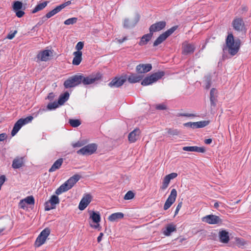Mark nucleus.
Listing matches in <instances>:
<instances>
[{
	"instance_id": "nucleus-1",
	"label": "nucleus",
	"mask_w": 251,
	"mask_h": 251,
	"mask_svg": "<svg viewBox=\"0 0 251 251\" xmlns=\"http://www.w3.org/2000/svg\"><path fill=\"white\" fill-rule=\"evenodd\" d=\"M226 45L228 48V52L231 55H235L239 50L241 41L240 39L234 40L232 34H228L226 39Z\"/></svg>"
},
{
	"instance_id": "nucleus-2",
	"label": "nucleus",
	"mask_w": 251,
	"mask_h": 251,
	"mask_svg": "<svg viewBox=\"0 0 251 251\" xmlns=\"http://www.w3.org/2000/svg\"><path fill=\"white\" fill-rule=\"evenodd\" d=\"M89 219L92 220L90 222V226L95 229L100 230V216L99 212H95L92 210H89Z\"/></svg>"
},
{
	"instance_id": "nucleus-3",
	"label": "nucleus",
	"mask_w": 251,
	"mask_h": 251,
	"mask_svg": "<svg viewBox=\"0 0 251 251\" xmlns=\"http://www.w3.org/2000/svg\"><path fill=\"white\" fill-rule=\"evenodd\" d=\"M165 73L163 71H160L152 74L150 76L146 77L142 81L141 84L144 86L149 85L157 81L164 76Z\"/></svg>"
},
{
	"instance_id": "nucleus-4",
	"label": "nucleus",
	"mask_w": 251,
	"mask_h": 251,
	"mask_svg": "<svg viewBox=\"0 0 251 251\" xmlns=\"http://www.w3.org/2000/svg\"><path fill=\"white\" fill-rule=\"evenodd\" d=\"M33 118L31 116H28L25 118L19 119L14 125L11 131V135L14 136L18 132L20 128L25 125H26L32 121Z\"/></svg>"
},
{
	"instance_id": "nucleus-5",
	"label": "nucleus",
	"mask_w": 251,
	"mask_h": 251,
	"mask_svg": "<svg viewBox=\"0 0 251 251\" xmlns=\"http://www.w3.org/2000/svg\"><path fill=\"white\" fill-rule=\"evenodd\" d=\"M81 75H75L69 77L64 82L66 88H69L77 86L81 83Z\"/></svg>"
},
{
	"instance_id": "nucleus-6",
	"label": "nucleus",
	"mask_w": 251,
	"mask_h": 251,
	"mask_svg": "<svg viewBox=\"0 0 251 251\" xmlns=\"http://www.w3.org/2000/svg\"><path fill=\"white\" fill-rule=\"evenodd\" d=\"M81 82L84 85H89L95 83L96 81L101 79L102 75L99 73H96L92 74L87 77H84L81 75Z\"/></svg>"
},
{
	"instance_id": "nucleus-7",
	"label": "nucleus",
	"mask_w": 251,
	"mask_h": 251,
	"mask_svg": "<svg viewBox=\"0 0 251 251\" xmlns=\"http://www.w3.org/2000/svg\"><path fill=\"white\" fill-rule=\"evenodd\" d=\"M96 144H90L77 151V153L83 155H89L94 153L97 150Z\"/></svg>"
},
{
	"instance_id": "nucleus-8",
	"label": "nucleus",
	"mask_w": 251,
	"mask_h": 251,
	"mask_svg": "<svg viewBox=\"0 0 251 251\" xmlns=\"http://www.w3.org/2000/svg\"><path fill=\"white\" fill-rule=\"evenodd\" d=\"M139 20V15L135 13L129 18L125 19L124 21V26L125 28H130L134 26Z\"/></svg>"
},
{
	"instance_id": "nucleus-9",
	"label": "nucleus",
	"mask_w": 251,
	"mask_h": 251,
	"mask_svg": "<svg viewBox=\"0 0 251 251\" xmlns=\"http://www.w3.org/2000/svg\"><path fill=\"white\" fill-rule=\"evenodd\" d=\"M52 56V52L50 50H46L40 51L37 55V61H47Z\"/></svg>"
},
{
	"instance_id": "nucleus-10",
	"label": "nucleus",
	"mask_w": 251,
	"mask_h": 251,
	"mask_svg": "<svg viewBox=\"0 0 251 251\" xmlns=\"http://www.w3.org/2000/svg\"><path fill=\"white\" fill-rule=\"evenodd\" d=\"M50 233V230L48 228H45L40 234L37 237L35 245L37 247H40L43 245L46 241L47 238Z\"/></svg>"
},
{
	"instance_id": "nucleus-11",
	"label": "nucleus",
	"mask_w": 251,
	"mask_h": 251,
	"mask_svg": "<svg viewBox=\"0 0 251 251\" xmlns=\"http://www.w3.org/2000/svg\"><path fill=\"white\" fill-rule=\"evenodd\" d=\"M59 203V199L58 196L53 195L50 199L46 202L45 209L46 211H49L55 208L56 205Z\"/></svg>"
},
{
	"instance_id": "nucleus-12",
	"label": "nucleus",
	"mask_w": 251,
	"mask_h": 251,
	"mask_svg": "<svg viewBox=\"0 0 251 251\" xmlns=\"http://www.w3.org/2000/svg\"><path fill=\"white\" fill-rule=\"evenodd\" d=\"M177 196V191L175 189H173L171 190L170 195L169 197L167 199L164 205V209L167 210L169 208L171 205L175 202L176 198Z\"/></svg>"
},
{
	"instance_id": "nucleus-13",
	"label": "nucleus",
	"mask_w": 251,
	"mask_h": 251,
	"mask_svg": "<svg viewBox=\"0 0 251 251\" xmlns=\"http://www.w3.org/2000/svg\"><path fill=\"white\" fill-rule=\"evenodd\" d=\"M202 221L207 223L209 224H217L222 222L220 218L216 215H209L203 217L202 218Z\"/></svg>"
},
{
	"instance_id": "nucleus-14",
	"label": "nucleus",
	"mask_w": 251,
	"mask_h": 251,
	"mask_svg": "<svg viewBox=\"0 0 251 251\" xmlns=\"http://www.w3.org/2000/svg\"><path fill=\"white\" fill-rule=\"evenodd\" d=\"M71 3V1H68L64 3H62L57 6L54 9L47 13L46 15V17L47 19L51 17L52 16H54V15L60 12L62 9L64 8L66 6L70 5Z\"/></svg>"
},
{
	"instance_id": "nucleus-15",
	"label": "nucleus",
	"mask_w": 251,
	"mask_h": 251,
	"mask_svg": "<svg viewBox=\"0 0 251 251\" xmlns=\"http://www.w3.org/2000/svg\"><path fill=\"white\" fill-rule=\"evenodd\" d=\"M92 200V197L90 194L85 195L80 201L78 208L80 210H83L91 202Z\"/></svg>"
},
{
	"instance_id": "nucleus-16",
	"label": "nucleus",
	"mask_w": 251,
	"mask_h": 251,
	"mask_svg": "<svg viewBox=\"0 0 251 251\" xmlns=\"http://www.w3.org/2000/svg\"><path fill=\"white\" fill-rule=\"evenodd\" d=\"M177 176V174L176 173H172L166 176L162 181V184L160 187L162 190H165L169 186L171 180L175 178Z\"/></svg>"
},
{
	"instance_id": "nucleus-17",
	"label": "nucleus",
	"mask_w": 251,
	"mask_h": 251,
	"mask_svg": "<svg viewBox=\"0 0 251 251\" xmlns=\"http://www.w3.org/2000/svg\"><path fill=\"white\" fill-rule=\"evenodd\" d=\"M165 21H160L152 24L149 28L150 32L153 35L155 32H158L163 29L166 26Z\"/></svg>"
},
{
	"instance_id": "nucleus-18",
	"label": "nucleus",
	"mask_w": 251,
	"mask_h": 251,
	"mask_svg": "<svg viewBox=\"0 0 251 251\" xmlns=\"http://www.w3.org/2000/svg\"><path fill=\"white\" fill-rule=\"evenodd\" d=\"M126 77L125 76L115 77L109 83V86L111 87H119L126 82Z\"/></svg>"
},
{
	"instance_id": "nucleus-19",
	"label": "nucleus",
	"mask_w": 251,
	"mask_h": 251,
	"mask_svg": "<svg viewBox=\"0 0 251 251\" xmlns=\"http://www.w3.org/2000/svg\"><path fill=\"white\" fill-rule=\"evenodd\" d=\"M152 69L151 64H140L136 66V72L140 74H145L150 71Z\"/></svg>"
},
{
	"instance_id": "nucleus-20",
	"label": "nucleus",
	"mask_w": 251,
	"mask_h": 251,
	"mask_svg": "<svg viewBox=\"0 0 251 251\" xmlns=\"http://www.w3.org/2000/svg\"><path fill=\"white\" fill-rule=\"evenodd\" d=\"M141 131L139 128H135L131 131L128 136V141L130 143L135 142L139 138Z\"/></svg>"
},
{
	"instance_id": "nucleus-21",
	"label": "nucleus",
	"mask_w": 251,
	"mask_h": 251,
	"mask_svg": "<svg viewBox=\"0 0 251 251\" xmlns=\"http://www.w3.org/2000/svg\"><path fill=\"white\" fill-rule=\"evenodd\" d=\"M195 49L194 45L188 42H184L182 44V53L184 54L192 53L194 51Z\"/></svg>"
},
{
	"instance_id": "nucleus-22",
	"label": "nucleus",
	"mask_w": 251,
	"mask_h": 251,
	"mask_svg": "<svg viewBox=\"0 0 251 251\" xmlns=\"http://www.w3.org/2000/svg\"><path fill=\"white\" fill-rule=\"evenodd\" d=\"M233 28L237 30L241 31L244 28V24L242 19L240 18H236L232 22Z\"/></svg>"
},
{
	"instance_id": "nucleus-23",
	"label": "nucleus",
	"mask_w": 251,
	"mask_h": 251,
	"mask_svg": "<svg viewBox=\"0 0 251 251\" xmlns=\"http://www.w3.org/2000/svg\"><path fill=\"white\" fill-rule=\"evenodd\" d=\"M220 241L223 243H227L229 240V233L225 230H223L219 232Z\"/></svg>"
},
{
	"instance_id": "nucleus-24",
	"label": "nucleus",
	"mask_w": 251,
	"mask_h": 251,
	"mask_svg": "<svg viewBox=\"0 0 251 251\" xmlns=\"http://www.w3.org/2000/svg\"><path fill=\"white\" fill-rule=\"evenodd\" d=\"M143 75L139 74H131L127 78L128 81L131 83L139 82L142 79Z\"/></svg>"
},
{
	"instance_id": "nucleus-25",
	"label": "nucleus",
	"mask_w": 251,
	"mask_h": 251,
	"mask_svg": "<svg viewBox=\"0 0 251 251\" xmlns=\"http://www.w3.org/2000/svg\"><path fill=\"white\" fill-rule=\"evenodd\" d=\"M124 214L122 212L114 213L110 215L108 219L111 222H118L124 218Z\"/></svg>"
},
{
	"instance_id": "nucleus-26",
	"label": "nucleus",
	"mask_w": 251,
	"mask_h": 251,
	"mask_svg": "<svg viewBox=\"0 0 251 251\" xmlns=\"http://www.w3.org/2000/svg\"><path fill=\"white\" fill-rule=\"evenodd\" d=\"M82 52L76 51L74 52V57L72 63L74 65H78L82 60Z\"/></svg>"
},
{
	"instance_id": "nucleus-27",
	"label": "nucleus",
	"mask_w": 251,
	"mask_h": 251,
	"mask_svg": "<svg viewBox=\"0 0 251 251\" xmlns=\"http://www.w3.org/2000/svg\"><path fill=\"white\" fill-rule=\"evenodd\" d=\"M152 34L150 32L148 34H146L144 35L140 39V42H139V45L141 46H144L151 40L152 37Z\"/></svg>"
},
{
	"instance_id": "nucleus-28",
	"label": "nucleus",
	"mask_w": 251,
	"mask_h": 251,
	"mask_svg": "<svg viewBox=\"0 0 251 251\" xmlns=\"http://www.w3.org/2000/svg\"><path fill=\"white\" fill-rule=\"evenodd\" d=\"M69 185H70L67 183V181H66L65 183L62 184L58 189H56L55 191L56 194L60 195L61 193L70 190V189H71V188Z\"/></svg>"
},
{
	"instance_id": "nucleus-29",
	"label": "nucleus",
	"mask_w": 251,
	"mask_h": 251,
	"mask_svg": "<svg viewBox=\"0 0 251 251\" xmlns=\"http://www.w3.org/2000/svg\"><path fill=\"white\" fill-rule=\"evenodd\" d=\"M63 162V158H59L57 159L55 162L53 164L51 168L49 169V171L50 172H53L55 171L56 170L59 169L61 166L62 165Z\"/></svg>"
},
{
	"instance_id": "nucleus-30",
	"label": "nucleus",
	"mask_w": 251,
	"mask_h": 251,
	"mask_svg": "<svg viewBox=\"0 0 251 251\" xmlns=\"http://www.w3.org/2000/svg\"><path fill=\"white\" fill-rule=\"evenodd\" d=\"M24 164L23 157H17L14 159L12 163V167L14 169H18L22 167Z\"/></svg>"
},
{
	"instance_id": "nucleus-31",
	"label": "nucleus",
	"mask_w": 251,
	"mask_h": 251,
	"mask_svg": "<svg viewBox=\"0 0 251 251\" xmlns=\"http://www.w3.org/2000/svg\"><path fill=\"white\" fill-rule=\"evenodd\" d=\"M176 230V226L173 224H169L167 226L166 229L163 231V234L166 236H170L174 231Z\"/></svg>"
},
{
	"instance_id": "nucleus-32",
	"label": "nucleus",
	"mask_w": 251,
	"mask_h": 251,
	"mask_svg": "<svg viewBox=\"0 0 251 251\" xmlns=\"http://www.w3.org/2000/svg\"><path fill=\"white\" fill-rule=\"evenodd\" d=\"M80 176L78 174H75L71 177L67 181L72 188L74 185L80 179Z\"/></svg>"
},
{
	"instance_id": "nucleus-33",
	"label": "nucleus",
	"mask_w": 251,
	"mask_h": 251,
	"mask_svg": "<svg viewBox=\"0 0 251 251\" xmlns=\"http://www.w3.org/2000/svg\"><path fill=\"white\" fill-rule=\"evenodd\" d=\"M48 1H44L42 3L37 4L36 7L32 10V13H35L43 9L48 4Z\"/></svg>"
},
{
	"instance_id": "nucleus-34",
	"label": "nucleus",
	"mask_w": 251,
	"mask_h": 251,
	"mask_svg": "<svg viewBox=\"0 0 251 251\" xmlns=\"http://www.w3.org/2000/svg\"><path fill=\"white\" fill-rule=\"evenodd\" d=\"M167 38L164 33L161 34L154 42L153 46H157L162 43Z\"/></svg>"
},
{
	"instance_id": "nucleus-35",
	"label": "nucleus",
	"mask_w": 251,
	"mask_h": 251,
	"mask_svg": "<svg viewBox=\"0 0 251 251\" xmlns=\"http://www.w3.org/2000/svg\"><path fill=\"white\" fill-rule=\"evenodd\" d=\"M69 97V94L68 92H65L64 94L61 95L58 100V103L59 105L63 104L66 101Z\"/></svg>"
},
{
	"instance_id": "nucleus-36",
	"label": "nucleus",
	"mask_w": 251,
	"mask_h": 251,
	"mask_svg": "<svg viewBox=\"0 0 251 251\" xmlns=\"http://www.w3.org/2000/svg\"><path fill=\"white\" fill-rule=\"evenodd\" d=\"M217 94V90L215 88H212L210 91V101L213 105H215V100Z\"/></svg>"
},
{
	"instance_id": "nucleus-37",
	"label": "nucleus",
	"mask_w": 251,
	"mask_h": 251,
	"mask_svg": "<svg viewBox=\"0 0 251 251\" xmlns=\"http://www.w3.org/2000/svg\"><path fill=\"white\" fill-rule=\"evenodd\" d=\"M209 124V121H202L195 122V128H201L205 127L207 126Z\"/></svg>"
},
{
	"instance_id": "nucleus-38",
	"label": "nucleus",
	"mask_w": 251,
	"mask_h": 251,
	"mask_svg": "<svg viewBox=\"0 0 251 251\" xmlns=\"http://www.w3.org/2000/svg\"><path fill=\"white\" fill-rule=\"evenodd\" d=\"M69 123L74 127H78L81 124V122L78 119H70Z\"/></svg>"
},
{
	"instance_id": "nucleus-39",
	"label": "nucleus",
	"mask_w": 251,
	"mask_h": 251,
	"mask_svg": "<svg viewBox=\"0 0 251 251\" xmlns=\"http://www.w3.org/2000/svg\"><path fill=\"white\" fill-rule=\"evenodd\" d=\"M23 7V3L21 1H17L14 2L13 5V9L14 11L18 10H21Z\"/></svg>"
},
{
	"instance_id": "nucleus-40",
	"label": "nucleus",
	"mask_w": 251,
	"mask_h": 251,
	"mask_svg": "<svg viewBox=\"0 0 251 251\" xmlns=\"http://www.w3.org/2000/svg\"><path fill=\"white\" fill-rule=\"evenodd\" d=\"M77 18L75 17L71 18L65 21L64 24L66 25H73L76 23Z\"/></svg>"
},
{
	"instance_id": "nucleus-41",
	"label": "nucleus",
	"mask_w": 251,
	"mask_h": 251,
	"mask_svg": "<svg viewBox=\"0 0 251 251\" xmlns=\"http://www.w3.org/2000/svg\"><path fill=\"white\" fill-rule=\"evenodd\" d=\"M23 200L26 204H34V199L33 196H28Z\"/></svg>"
},
{
	"instance_id": "nucleus-42",
	"label": "nucleus",
	"mask_w": 251,
	"mask_h": 251,
	"mask_svg": "<svg viewBox=\"0 0 251 251\" xmlns=\"http://www.w3.org/2000/svg\"><path fill=\"white\" fill-rule=\"evenodd\" d=\"M134 197V194L131 191H128L124 196L125 200H129L132 199Z\"/></svg>"
},
{
	"instance_id": "nucleus-43",
	"label": "nucleus",
	"mask_w": 251,
	"mask_h": 251,
	"mask_svg": "<svg viewBox=\"0 0 251 251\" xmlns=\"http://www.w3.org/2000/svg\"><path fill=\"white\" fill-rule=\"evenodd\" d=\"M59 105V104H58V102L54 101L53 102L49 103L47 106V108L49 110H52L58 107Z\"/></svg>"
},
{
	"instance_id": "nucleus-44",
	"label": "nucleus",
	"mask_w": 251,
	"mask_h": 251,
	"mask_svg": "<svg viewBox=\"0 0 251 251\" xmlns=\"http://www.w3.org/2000/svg\"><path fill=\"white\" fill-rule=\"evenodd\" d=\"M176 28H177V26H174L164 33L168 37L169 36H170L171 34H172L176 29Z\"/></svg>"
},
{
	"instance_id": "nucleus-45",
	"label": "nucleus",
	"mask_w": 251,
	"mask_h": 251,
	"mask_svg": "<svg viewBox=\"0 0 251 251\" xmlns=\"http://www.w3.org/2000/svg\"><path fill=\"white\" fill-rule=\"evenodd\" d=\"M193 152H198L203 153L205 151V149L204 147H199L197 146H193Z\"/></svg>"
},
{
	"instance_id": "nucleus-46",
	"label": "nucleus",
	"mask_w": 251,
	"mask_h": 251,
	"mask_svg": "<svg viewBox=\"0 0 251 251\" xmlns=\"http://www.w3.org/2000/svg\"><path fill=\"white\" fill-rule=\"evenodd\" d=\"M167 132L169 135H177L179 133V131L177 129H174L172 128L168 129Z\"/></svg>"
},
{
	"instance_id": "nucleus-47",
	"label": "nucleus",
	"mask_w": 251,
	"mask_h": 251,
	"mask_svg": "<svg viewBox=\"0 0 251 251\" xmlns=\"http://www.w3.org/2000/svg\"><path fill=\"white\" fill-rule=\"evenodd\" d=\"M211 84V80L210 77H207L204 80V85L205 88L206 89H208L210 86Z\"/></svg>"
},
{
	"instance_id": "nucleus-48",
	"label": "nucleus",
	"mask_w": 251,
	"mask_h": 251,
	"mask_svg": "<svg viewBox=\"0 0 251 251\" xmlns=\"http://www.w3.org/2000/svg\"><path fill=\"white\" fill-rule=\"evenodd\" d=\"M84 44L82 42H79L75 46V49L77 51H80L83 48Z\"/></svg>"
},
{
	"instance_id": "nucleus-49",
	"label": "nucleus",
	"mask_w": 251,
	"mask_h": 251,
	"mask_svg": "<svg viewBox=\"0 0 251 251\" xmlns=\"http://www.w3.org/2000/svg\"><path fill=\"white\" fill-rule=\"evenodd\" d=\"M236 242L238 246L239 247L243 246L246 244L245 242L243 240L239 238L236 239Z\"/></svg>"
},
{
	"instance_id": "nucleus-50",
	"label": "nucleus",
	"mask_w": 251,
	"mask_h": 251,
	"mask_svg": "<svg viewBox=\"0 0 251 251\" xmlns=\"http://www.w3.org/2000/svg\"><path fill=\"white\" fill-rule=\"evenodd\" d=\"M84 143H83L82 141H78L77 142L74 143L72 144V146L74 148H76V147H80L84 145Z\"/></svg>"
},
{
	"instance_id": "nucleus-51",
	"label": "nucleus",
	"mask_w": 251,
	"mask_h": 251,
	"mask_svg": "<svg viewBox=\"0 0 251 251\" xmlns=\"http://www.w3.org/2000/svg\"><path fill=\"white\" fill-rule=\"evenodd\" d=\"M155 108L158 110H165L167 109L166 106L164 104H156Z\"/></svg>"
},
{
	"instance_id": "nucleus-52",
	"label": "nucleus",
	"mask_w": 251,
	"mask_h": 251,
	"mask_svg": "<svg viewBox=\"0 0 251 251\" xmlns=\"http://www.w3.org/2000/svg\"><path fill=\"white\" fill-rule=\"evenodd\" d=\"M14 12L16 13V15L18 18L22 17L25 14V12L21 10H18L17 11H14Z\"/></svg>"
},
{
	"instance_id": "nucleus-53",
	"label": "nucleus",
	"mask_w": 251,
	"mask_h": 251,
	"mask_svg": "<svg viewBox=\"0 0 251 251\" xmlns=\"http://www.w3.org/2000/svg\"><path fill=\"white\" fill-rule=\"evenodd\" d=\"M183 125L186 127H190L193 128H195V122H188L184 124Z\"/></svg>"
},
{
	"instance_id": "nucleus-54",
	"label": "nucleus",
	"mask_w": 251,
	"mask_h": 251,
	"mask_svg": "<svg viewBox=\"0 0 251 251\" xmlns=\"http://www.w3.org/2000/svg\"><path fill=\"white\" fill-rule=\"evenodd\" d=\"M193 146L191 147H184L182 148V150L184 151H190V152H193Z\"/></svg>"
},
{
	"instance_id": "nucleus-55",
	"label": "nucleus",
	"mask_w": 251,
	"mask_h": 251,
	"mask_svg": "<svg viewBox=\"0 0 251 251\" xmlns=\"http://www.w3.org/2000/svg\"><path fill=\"white\" fill-rule=\"evenodd\" d=\"M19 204V206L22 209H24L26 207V204L25 202L23 200L20 201Z\"/></svg>"
},
{
	"instance_id": "nucleus-56",
	"label": "nucleus",
	"mask_w": 251,
	"mask_h": 251,
	"mask_svg": "<svg viewBox=\"0 0 251 251\" xmlns=\"http://www.w3.org/2000/svg\"><path fill=\"white\" fill-rule=\"evenodd\" d=\"M179 116H184V117H196V114H189V113H181V114H179Z\"/></svg>"
},
{
	"instance_id": "nucleus-57",
	"label": "nucleus",
	"mask_w": 251,
	"mask_h": 251,
	"mask_svg": "<svg viewBox=\"0 0 251 251\" xmlns=\"http://www.w3.org/2000/svg\"><path fill=\"white\" fill-rule=\"evenodd\" d=\"M16 33H17V31L15 30V31H14V32L8 34V35L7 36V38L10 40L12 39L15 37Z\"/></svg>"
},
{
	"instance_id": "nucleus-58",
	"label": "nucleus",
	"mask_w": 251,
	"mask_h": 251,
	"mask_svg": "<svg viewBox=\"0 0 251 251\" xmlns=\"http://www.w3.org/2000/svg\"><path fill=\"white\" fill-rule=\"evenodd\" d=\"M182 202H180L178 204L177 206H176V211H175V215H176L178 213V211H179L180 209L182 207Z\"/></svg>"
},
{
	"instance_id": "nucleus-59",
	"label": "nucleus",
	"mask_w": 251,
	"mask_h": 251,
	"mask_svg": "<svg viewBox=\"0 0 251 251\" xmlns=\"http://www.w3.org/2000/svg\"><path fill=\"white\" fill-rule=\"evenodd\" d=\"M127 40V38L126 37H124L122 39H117V42L121 44V43H123L124 41H125L126 40Z\"/></svg>"
},
{
	"instance_id": "nucleus-60",
	"label": "nucleus",
	"mask_w": 251,
	"mask_h": 251,
	"mask_svg": "<svg viewBox=\"0 0 251 251\" xmlns=\"http://www.w3.org/2000/svg\"><path fill=\"white\" fill-rule=\"evenodd\" d=\"M6 135L4 133L0 134V141H3L5 139Z\"/></svg>"
},
{
	"instance_id": "nucleus-61",
	"label": "nucleus",
	"mask_w": 251,
	"mask_h": 251,
	"mask_svg": "<svg viewBox=\"0 0 251 251\" xmlns=\"http://www.w3.org/2000/svg\"><path fill=\"white\" fill-rule=\"evenodd\" d=\"M103 236V233H102V232L100 233L99 236H98V237L97 238V240L99 243L101 241Z\"/></svg>"
},
{
	"instance_id": "nucleus-62",
	"label": "nucleus",
	"mask_w": 251,
	"mask_h": 251,
	"mask_svg": "<svg viewBox=\"0 0 251 251\" xmlns=\"http://www.w3.org/2000/svg\"><path fill=\"white\" fill-rule=\"evenodd\" d=\"M54 98V94L52 93H50L48 96V99L49 100H51Z\"/></svg>"
},
{
	"instance_id": "nucleus-63",
	"label": "nucleus",
	"mask_w": 251,
	"mask_h": 251,
	"mask_svg": "<svg viewBox=\"0 0 251 251\" xmlns=\"http://www.w3.org/2000/svg\"><path fill=\"white\" fill-rule=\"evenodd\" d=\"M212 142V139L210 138L205 140L204 143L206 144H210Z\"/></svg>"
},
{
	"instance_id": "nucleus-64",
	"label": "nucleus",
	"mask_w": 251,
	"mask_h": 251,
	"mask_svg": "<svg viewBox=\"0 0 251 251\" xmlns=\"http://www.w3.org/2000/svg\"><path fill=\"white\" fill-rule=\"evenodd\" d=\"M5 227V226L4 225H3V224L2 226L0 227V233L2 232L4 230Z\"/></svg>"
}]
</instances>
